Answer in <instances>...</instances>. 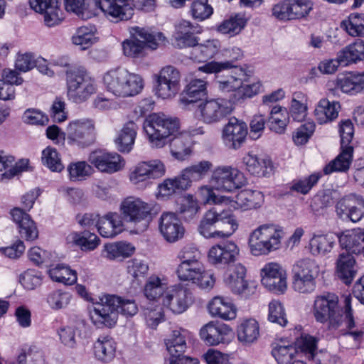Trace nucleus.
Masks as SVG:
<instances>
[{
    "label": "nucleus",
    "instance_id": "774afa93",
    "mask_svg": "<svg viewBox=\"0 0 364 364\" xmlns=\"http://www.w3.org/2000/svg\"><path fill=\"white\" fill-rule=\"evenodd\" d=\"M291 20L299 19L306 16L312 9V3L309 0H289Z\"/></svg>",
    "mask_w": 364,
    "mask_h": 364
},
{
    "label": "nucleus",
    "instance_id": "dca6fc26",
    "mask_svg": "<svg viewBox=\"0 0 364 364\" xmlns=\"http://www.w3.org/2000/svg\"><path fill=\"white\" fill-rule=\"evenodd\" d=\"M191 303V293L181 285L169 287L162 298V304L175 314L186 311Z\"/></svg>",
    "mask_w": 364,
    "mask_h": 364
},
{
    "label": "nucleus",
    "instance_id": "4c0bfd02",
    "mask_svg": "<svg viewBox=\"0 0 364 364\" xmlns=\"http://www.w3.org/2000/svg\"><path fill=\"white\" fill-rule=\"evenodd\" d=\"M339 242L346 252L354 254L364 253V230L358 229L348 231L339 236Z\"/></svg>",
    "mask_w": 364,
    "mask_h": 364
},
{
    "label": "nucleus",
    "instance_id": "680f3d73",
    "mask_svg": "<svg viewBox=\"0 0 364 364\" xmlns=\"http://www.w3.org/2000/svg\"><path fill=\"white\" fill-rule=\"evenodd\" d=\"M199 209L198 201L192 195L188 194L182 198L178 212L183 220L189 221L196 216Z\"/></svg>",
    "mask_w": 364,
    "mask_h": 364
},
{
    "label": "nucleus",
    "instance_id": "423d86ee",
    "mask_svg": "<svg viewBox=\"0 0 364 364\" xmlns=\"http://www.w3.org/2000/svg\"><path fill=\"white\" fill-rule=\"evenodd\" d=\"M283 231L274 225H262L250 235L249 245L255 256L267 255L279 248Z\"/></svg>",
    "mask_w": 364,
    "mask_h": 364
},
{
    "label": "nucleus",
    "instance_id": "c85d7f7f",
    "mask_svg": "<svg viewBox=\"0 0 364 364\" xmlns=\"http://www.w3.org/2000/svg\"><path fill=\"white\" fill-rule=\"evenodd\" d=\"M336 273L346 284L352 283L358 272V266L354 257L348 252L339 254L336 260Z\"/></svg>",
    "mask_w": 364,
    "mask_h": 364
},
{
    "label": "nucleus",
    "instance_id": "f03ea898",
    "mask_svg": "<svg viewBox=\"0 0 364 364\" xmlns=\"http://www.w3.org/2000/svg\"><path fill=\"white\" fill-rule=\"evenodd\" d=\"M92 311L95 316V318H92L95 326L112 328L117 324L119 312L126 317H132L139 309L134 299L105 294L95 301L92 299Z\"/></svg>",
    "mask_w": 364,
    "mask_h": 364
},
{
    "label": "nucleus",
    "instance_id": "6e6552de",
    "mask_svg": "<svg viewBox=\"0 0 364 364\" xmlns=\"http://www.w3.org/2000/svg\"><path fill=\"white\" fill-rule=\"evenodd\" d=\"M319 271V266L315 260L310 258L298 260L291 270L294 290L300 294L312 293L316 287Z\"/></svg>",
    "mask_w": 364,
    "mask_h": 364
},
{
    "label": "nucleus",
    "instance_id": "a18cd8bd",
    "mask_svg": "<svg viewBox=\"0 0 364 364\" xmlns=\"http://www.w3.org/2000/svg\"><path fill=\"white\" fill-rule=\"evenodd\" d=\"M339 59L343 65L364 60V41L356 40L346 46L339 53Z\"/></svg>",
    "mask_w": 364,
    "mask_h": 364
},
{
    "label": "nucleus",
    "instance_id": "e2e57ef3",
    "mask_svg": "<svg viewBox=\"0 0 364 364\" xmlns=\"http://www.w3.org/2000/svg\"><path fill=\"white\" fill-rule=\"evenodd\" d=\"M272 354L278 364H293L298 360L295 358L296 348L292 345H278L272 350Z\"/></svg>",
    "mask_w": 364,
    "mask_h": 364
},
{
    "label": "nucleus",
    "instance_id": "ddd939ff",
    "mask_svg": "<svg viewBox=\"0 0 364 364\" xmlns=\"http://www.w3.org/2000/svg\"><path fill=\"white\" fill-rule=\"evenodd\" d=\"M134 31V35L139 38L127 40L122 43L123 51L127 56L139 57L146 46L154 50L158 47L159 41L165 38L161 33L154 35L144 28L136 27Z\"/></svg>",
    "mask_w": 364,
    "mask_h": 364
},
{
    "label": "nucleus",
    "instance_id": "69168bd1",
    "mask_svg": "<svg viewBox=\"0 0 364 364\" xmlns=\"http://www.w3.org/2000/svg\"><path fill=\"white\" fill-rule=\"evenodd\" d=\"M213 9L208 4V0H194L191 4L192 17L199 21H204L213 14Z\"/></svg>",
    "mask_w": 364,
    "mask_h": 364
},
{
    "label": "nucleus",
    "instance_id": "6ab92c4d",
    "mask_svg": "<svg viewBox=\"0 0 364 364\" xmlns=\"http://www.w3.org/2000/svg\"><path fill=\"white\" fill-rule=\"evenodd\" d=\"M159 229L164 239L168 242H176L183 238L185 228L175 213L164 212L159 218Z\"/></svg>",
    "mask_w": 364,
    "mask_h": 364
},
{
    "label": "nucleus",
    "instance_id": "603ef678",
    "mask_svg": "<svg viewBox=\"0 0 364 364\" xmlns=\"http://www.w3.org/2000/svg\"><path fill=\"white\" fill-rule=\"evenodd\" d=\"M341 28L353 37H364V14H350L341 22Z\"/></svg>",
    "mask_w": 364,
    "mask_h": 364
},
{
    "label": "nucleus",
    "instance_id": "de8ad7c7",
    "mask_svg": "<svg viewBox=\"0 0 364 364\" xmlns=\"http://www.w3.org/2000/svg\"><path fill=\"white\" fill-rule=\"evenodd\" d=\"M247 19L244 15L236 14L223 20L217 26V31L223 34H228L230 36L237 35L245 28Z\"/></svg>",
    "mask_w": 364,
    "mask_h": 364
},
{
    "label": "nucleus",
    "instance_id": "c9c22d12",
    "mask_svg": "<svg viewBox=\"0 0 364 364\" xmlns=\"http://www.w3.org/2000/svg\"><path fill=\"white\" fill-rule=\"evenodd\" d=\"M189 332L183 328L173 330L170 337L166 341V349L170 354V358L180 357L185 352L187 345L186 339Z\"/></svg>",
    "mask_w": 364,
    "mask_h": 364
},
{
    "label": "nucleus",
    "instance_id": "052dcab7",
    "mask_svg": "<svg viewBox=\"0 0 364 364\" xmlns=\"http://www.w3.org/2000/svg\"><path fill=\"white\" fill-rule=\"evenodd\" d=\"M41 161L45 166L53 172H60L64 168L60 154L55 148L50 146L43 150Z\"/></svg>",
    "mask_w": 364,
    "mask_h": 364
},
{
    "label": "nucleus",
    "instance_id": "4468645a",
    "mask_svg": "<svg viewBox=\"0 0 364 364\" xmlns=\"http://www.w3.org/2000/svg\"><path fill=\"white\" fill-rule=\"evenodd\" d=\"M233 109L231 100L224 97H218L205 100L200 103L197 112L200 119L205 124H214L221 121L230 114Z\"/></svg>",
    "mask_w": 364,
    "mask_h": 364
},
{
    "label": "nucleus",
    "instance_id": "13d9d810",
    "mask_svg": "<svg viewBox=\"0 0 364 364\" xmlns=\"http://www.w3.org/2000/svg\"><path fill=\"white\" fill-rule=\"evenodd\" d=\"M50 279L57 282L71 285L77 281L76 272L63 264H57L48 270Z\"/></svg>",
    "mask_w": 364,
    "mask_h": 364
},
{
    "label": "nucleus",
    "instance_id": "f704fd0d",
    "mask_svg": "<svg viewBox=\"0 0 364 364\" xmlns=\"http://www.w3.org/2000/svg\"><path fill=\"white\" fill-rule=\"evenodd\" d=\"M173 137L168 140L172 156L178 160H183L191 153L192 137L187 133H180L173 135Z\"/></svg>",
    "mask_w": 364,
    "mask_h": 364
},
{
    "label": "nucleus",
    "instance_id": "393cba45",
    "mask_svg": "<svg viewBox=\"0 0 364 364\" xmlns=\"http://www.w3.org/2000/svg\"><path fill=\"white\" fill-rule=\"evenodd\" d=\"M207 95V82L201 79H193L180 95L179 103L184 108L200 101Z\"/></svg>",
    "mask_w": 364,
    "mask_h": 364
},
{
    "label": "nucleus",
    "instance_id": "72a5a7b5",
    "mask_svg": "<svg viewBox=\"0 0 364 364\" xmlns=\"http://www.w3.org/2000/svg\"><path fill=\"white\" fill-rule=\"evenodd\" d=\"M341 149L340 154L323 167V171L325 175L333 172H346L349 169L353 161V147L341 146Z\"/></svg>",
    "mask_w": 364,
    "mask_h": 364
},
{
    "label": "nucleus",
    "instance_id": "20e7f679",
    "mask_svg": "<svg viewBox=\"0 0 364 364\" xmlns=\"http://www.w3.org/2000/svg\"><path fill=\"white\" fill-rule=\"evenodd\" d=\"M103 82L107 91L122 97L137 95L144 86L143 80L139 75L119 68L107 72Z\"/></svg>",
    "mask_w": 364,
    "mask_h": 364
},
{
    "label": "nucleus",
    "instance_id": "1a4fd4ad",
    "mask_svg": "<svg viewBox=\"0 0 364 364\" xmlns=\"http://www.w3.org/2000/svg\"><path fill=\"white\" fill-rule=\"evenodd\" d=\"M67 95L75 103L86 101L91 94V83L87 71L82 67L73 68L66 71Z\"/></svg>",
    "mask_w": 364,
    "mask_h": 364
},
{
    "label": "nucleus",
    "instance_id": "5fc2aeb1",
    "mask_svg": "<svg viewBox=\"0 0 364 364\" xmlns=\"http://www.w3.org/2000/svg\"><path fill=\"white\" fill-rule=\"evenodd\" d=\"M187 185L188 182L180 174L173 178H167L159 185V196L168 197L178 191L187 190Z\"/></svg>",
    "mask_w": 364,
    "mask_h": 364
},
{
    "label": "nucleus",
    "instance_id": "473e14b6",
    "mask_svg": "<svg viewBox=\"0 0 364 364\" xmlns=\"http://www.w3.org/2000/svg\"><path fill=\"white\" fill-rule=\"evenodd\" d=\"M341 109L338 102H330L327 99H321L314 110L316 121L319 124H324L336 119Z\"/></svg>",
    "mask_w": 364,
    "mask_h": 364
},
{
    "label": "nucleus",
    "instance_id": "7c9ffc66",
    "mask_svg": "<svg viewBox=\"0 0 364 364\" xmlns=\"http://www.w3.org/2000/svg\"><path fill=\"white\" fill-rule=\"evenodd\" d=\"M99 233L104 237H114L123 230L122 221L117 213H109L97 223Z\"/></svg>",
    "mask_w": 364,
    "mask_h": 364
},
{
    "label": "nucleus",
    "instance_id": "a211bd4d",
    "mask_svg": "<svg viewBox=\"0 0 364 364\" xmlns=\"http://www.w3.org/2000/svg\"><path fill=\"white\" fill-rule=\"evenodd\" d=\"M28 4L33 11L43 16L48 27L56 26L63 20L61 0H28Z\"/></svg>",
    "mask_w": 364,
    "mask_h": 364
},
{
    "label": "nucleus",
    "instance_id": "7ed1b4c3",
    "mask_svg": "<svg viewBox=\"0 0 364 364\" xmlns=\"http://www.w3.org/2000/svg\"><path fill=\"white\" fill-rule=\"evenodd\" d=\"M235 216L228 211L218 213L215 208L206 211L198 225L199 233L205 238H227L237 229Z\"/></svg>",
    "mask_w": 364,
    "mask_h": 364
},
{
    "label": "nucleus",
    "instance_id": "c03bdc74",
    "mask_svg": "<svg viewBox=\"0 0 364 364\" xmlns=\"http://www.w3.org/2000/svg\"><path fill=\"white\" fill-rule=\"evenodd\" d=\"M213 167L211 162L201 161L198 164L191 165L183 169L180 173L182 178L188 182L187 187L189 188L193 181H198L203 179Z\"/></svg>",
    "mask_w": 364,
    "mask_h": 364
},
{
    "label": "nucleus",
    "instance_id": "4be33fe9",
    "mask_svg": "<svg viewBox=\"0 0 364 364\" xmlns=\"http://www.w3.org/2000/svg\"><path fill=\"white\" fill-rule=\"evenodd\" d=\"M92 164L101 172L114 173L124 166L123 158L117 153L92 151Z\"/></svg>",
    "mask_w": 364,
    "mask_h": 364
},
{
    "label": "nucleus",
    "instance_id": "aec40b11",
    "mask_svg": "<svg viewBox=\"0 0 364 364\" xmlns=\"http://www.w3.org/2000/svg\"><path fill=\"white\" fill-rule=\"evenodd\" d=\"M240 249L232 241L228 240L212 246L208 254V262L215 266H223L235 262Z\"/></svg>",
    "mask_w": 364,
    "mask_h": 364
},
{
    "label": "nucleus",
    "instance_id": "2eb2a0df",
    "mask_svg": "<svg viewBox=\"0 0 364 364\" xmlns=\"http://www.w3.org/2000/svg\"><path fill=\"white\" fill-rule=\"evenodd\" d=\"M156 95L162 99L174 97L180 88L181 75L178 69L172 65L164 67L156 75Z\"/></svg>",
    "mask_w": 364,
    "mask_h": 364
},
{
    "label": "nucleus",
    "instance_id": "338daca9",
    "mask_svg": "<svg viewBox=\"0 0 364 364\" xmlns=\"http://www.w3.org/2000/svg\"><path fill=\"white\" fill-rule=\"evenodd\" d=\"M268 319L281 326H285L287 324L286 312L280 301L273 300L269 304Z\"/></svg>",
    "mask_w": 364,
    "mask_h": 364
},
{
    "label": "nucleus",
    "instance_id": "b1692460",
    "mask_svg": "<svg viewBox=\"0 0 364 364\" xmlns=\"http://www.w3.org/2000/svg\"><path fill=\"white\" fill-rule=\"evenodd\" d=\"M335 86L350 95L364 93V72H349L339 75L335 80Z\"/></svg>",
    "mask_w": 364,
    "mask_h": 364
},
{
    "label": "nucleus",
    "instance_id": "ea45409f",
    "mask_svg": "<svg viewBox=\"0 0 364 364\" xmlns=\"http://www.w3.org/2000/svg\"><path fill=\"white\" fill-rule=\"evenodd\" d=\"M336 237L332 233L314 235L309 240V251L314 256L325 255L330 252Z\"/></svg>",
    "mask_w": 364,
    "mask_h": 364
},
{
    "label": "nucleus",
    "instance_id": "f3484780",
    "mask_svg": "<svg viewBox=\"0 0 364 364\" xmlns=\"http://www.w3.org/2000/svg\"><path fill=\"white\" fill-rule=\"evenodd\" d=\"M336 211L342 220L358 222L364 216V199L355 194L346 196L337 202Z\"/></svg>",
    "mask_w": 364,
    "mask_h": 364
},
{
    "label": "nucleus",
    "instance_id": "39448f33",
    "mask_svg": "<svg viewBox=\"0 0 364 364\" xmlns=\"http://www.w3.org/2000/svg\"><path fill=\"white\" fill-rule=\"evenodd\" d=\"M144 129L151 146L161 148L168 143L170 136L178 132L179 122L176 118L154 114L145 119Z\"/></svg>",
    "mask_w": 364,
    "mask_h": 364
},
{
    "label": "nucleus",
    "instance_id": "f8f14e48",
    "mask_svg": "<svg viewBox=\"0 0 364 364\" xmlns=\"http://www.w3.org/2000/svg\"><path fill=\"white\" fill-rule=\"evenodd\" d=\"M122 218L137 225L141 223V230H146L151 219V208L139 198L128 197L120 205Z\"/></svg>",
    "mask_w": 364,
    "mask_h": 364
},
{
    "label": "nucleus",
    "instance_id": "bb28decb",
    "mask_svg": "<svg viewBox=\"0 0 364 364\" xmlns=\"http://www.w3.org/2000/svg\"><path fill=\"white\" fill-rule=\"evenodd\" d=\"M243 163L249 173L258 177L269 176L273 172L272 160L267 156L248 153L243 157Z\"/></svg>",
    "mask_w": 364,
    "mask_h": 364
},
{
    "label": "nucleus",
    "instance_id": "0e129e2a",
    "mask_svg": "<svg viewBox=\"0 0 364 364\" xmlns=\"http://www.w3.org/2000/svg\"><path fill=\"white\" fill-rule=\"evenodd\" d=\"M91 166L86 161L70 163L68 166L69 178L71 181L85 180L90 175Z\"/></svg>",
    "mask_w": 364,
    "mask_h": 364
},
{
    "label": "nucleus",
    "instance_id": "4d7b16f0",
    "mask_svg": "<svg viewBox=\"0 0 364 364\" xmlns=\"http://www.w3.org/2000/svg\"><path fill=\"white\" fill-rule=\"evenodd\" d=\"M203 265L200 262H180L176 268V273L181 281L191 282L197 279V276L202 273Z\"/></svg>",
    "mask_w": 364,
    "mask_h": 364
},
{
    "label": "nucleus",
    "instance_id": "6e6d98bb",
    "mask_svg": "<svg viewBox=\"0 0 364 364\" xmlns=\"http://www.w3.org/2000/svg\"><path fill=\"white\" fill-rule=\"evenodd\" d=\"M94 353L98 360L105 363L110 361L115 353L113 340L109 337L99 338L94 344Z\"/></svg>",
    "mask_w": 364,
    "mask_h": 364
},
{
    "label": "nucleus",
    "instance_id": "49530a36",
    "mask_svg": "<svg viewBox=\"0 0 364 364\" xmlns=\"http://www.w3.org/2000/svg\"><path fill=\"white\" fill-rule=\"evenodd\" d=\"M238 340L244 344L256 341L259 335V327L256 320L250 318L242 321L237 329Z\"/></svg>",
    "mask_w": 364,
    "mask_h": 364
},
{
    "label": "nucleus",
    "instance_id": "8fccbe9b",
    "mask_svg": "<svg viewBox=\"0 0 364 364\" xmlns=\"http://www.w3.org/2000/svg\"><path fill=\"white\" fill-rule=\"evenodd\" d=\"M321 177V173L315 172L308 176L294 179L289 184V190L300 194L306 195L317 184Z\"/></svg>",
    "mask_w": 364,
    "mask_h": 364
},
{
    "label": "nucleus",
    "instance_id": "cd10ccee",
    "mask_svg": "<svg viewBox=\"0 0 364 364\" xmlns=\"http://www.w3.org/2000/svg\"><path fill=\"white\" fill-rule=\"evenodd\" d=\"M230 328L225 324L209 322L200 331V338L209 346H217L227 341Z\"/></svg>",
    "mask_w": 364,
    "mask_h": 364
},
{
    "label": "nucleus",
    "instance_id": "0eeeda50",
    "mask_svg": "<svg viewBox=\"0 0 364 364\" xmlns=\"http://www.w3.org/2000/svg\"><path fill=\"white\" fill-rule=\"evenodd\" d=\"M133 4L149 11L154 9L155 0H101L95 2L97 8L116 21L130 19L134 14Z\"/></svg>",
    "mask_w": 364,
    "mask_h": 364
},
{
    "label": "nucleus",
    "instance_id": "f257e3e1",
    "mask_svg": "<svg viewBox=\"0 0 364 364\" xmlns=\"http://www.w3.org/2000/svg\"><path fill=\"white\" fill-rule=\"evenodd\" d=\"M338 296L330 292H326L315 297L313 306V314L316 321L321 323H328L329 328L336 329L345 323L348 329L355 327V321L351 306L352 296H344L343 306L340 309Z\"/></svg>",
    "mask_w": 364,
    "mask_h": 364
},
{
    "label": "nucleus",
    "instance_id": "412c9836",
    "mask_svg": "<svg viewBox=\"0 0 364 364\" xmlns=\"http://www.w3.org/2000/svg\"><path fill=\"white\" fill-rule=\"evenodd\" d=\"M245 266L237 264L226 275L225 281L233 293L248 297L255 293L256 286L254 284H250L245 279Z\"/></svg>",
    "mask_w": 364,
    "mask_h": 364
},
{
    "label": "nucleus",
    "instance_id": "a19ab883",
    "mask_svg": "<svg viewBox=\"0 0 364 364\" xmlns=\"http://www.w3.org/2000/svg\"><path fill=\"white\" fill-rule=\"evenodd\" d=\"M137 129L136 124L133 121H129L124 124L114 141L119 151L130 152L134 144Z\"/></svg>",
    "mask_w": 364,
    "mask_h": 364
},
{
    "label": "nucleus",
    "instance_id": "3c124183",
    "mask_svg": "<svg viewBox=\"0 0 364 364\" xmlns=\"http://www.w3.org/2000/svg\"><path fill=\"white\" fill-rule=\"evenodd\" d=\"M168 288L164 280L156 275H151L145 284L144 292L148 299L154 301L159 298L162 299Z\"/></svg>",
    "mask_w": 364,
    "mask_h": 364
},
{
    "label": "nucleus",
    "instance_id": "a878e982",
    "mask_svg": "<svg viewBox=\"0 0 364 364\" xmlns=\"http://www.w3.org/2000/svg\"><path fill=\"white\" fill-rule=\"evenodd\" d=\"M197 27L186 20L181 21L176 26L174 44L178 48H186L193 46L199 41V38L195 34Z\"/></svg>",
    "mask_w": 364,
    "mask_h": 364
},
{
    "label": "nucleus",
    "instance_id": "58836bf2",
    "mask_svg": "<svg viewBox=\"0 0 364 364\" xmlns=\"http://www.w3.org/2000/svg\"><path fill=\"white\" fill-rule=\"evenodd\" d=\"M208 310L213 316L224 320H231L236 317V309L232 303L220 296L212 299L208 304Z\"/></svg>",
    "mask_w": 364,
    "mask_h": 364
},
{
    "label": "nucleus",
    "instance_id": "79ce46f5",
    "mask_svg": "<svg viewBox=\"0 0 364 364\" xmlns=\"http://www.w3.org/2000/svg\"><path fill=\"white\" fill-rule=\"evenodd\" d=\"M91 121L87 119H77L69 124L68 131L69 139L77 144L85 146L89 145L85 136L90 134Z\"/></svg>",
    "mask_w": 364,
    "mask_h": 364
},
{
    "label": "nucleus",
    "instance_id": "9b49d317",
    "mask_svg": "<svg viewBox=\"0 0 364 364\" xmlns=\"http://www.w3.org/2000/svg\"><path fill=\"white\" fill-rule=\"evenodd\" d=\"M165 172V166L159 160L141 161L130 170L129 178L132 184L144 188L151 183V180L162 177Z\"/></svg>",
    "mask_w": 364,
    "mask_h": 364
},
{
    "label": "nucleus",
    "instance_id": "37998d69",
    "mask_svg": "<svg viewBox=\"0 0 364 364\" xmlns=\"http://www.w3.org/2000/svg\"><path fill=\"white\" fill-rule=\"evenodd\" d=\"M301 326H296L294 329L295 343L308 359H314L317 350L318 339L309 334H302Z\"/></svg>",
    "mask_w": 364,
    "mask_h": 364
},
{
    "label": "nucleus",
    "instance_id": "5701e85b",
    "mask_svg": "<svg viewBox=\"0 0 364 364\" xmlns=\"http://www.w3.org/2000/svg\"><path fill=\"white\" fill-rule=\"evenodd\" d=\"M247 134V124L235 117L230 119L223 130L224 141L235 149L240 147L245 141Z\"/></svg>",
    "mask_w": 364,
    "mask_h": 364
},
{
    "label": "nucleus",
    "instance_id": "bf43d9fd",
    "mask_svg": "<svg viewBox=\"0 0 364 364\" xmlns=\"http://www.w3.org/2000/svg\"><path fill=\"white\" fill-rule=\"evenodd\" d=\"M18 364H44L43 353L34 346H24L17 358Z\"/></svg>",
    "mask_w": 364,
    "mask_h": 364
},
{
    "label": "nucleus",
    "instance_id": "e433bc0d",
    "mask_svg": "<svg viewBox=\"0 0 364 364\" xmlns=\"http://www.w3.org/2000/svg\"><path fill=\"white\" fill-rule=\"evenodd\" d=\"M264 203V195L259 191L245 189L240 191L236 197L235 208L252 210L259 208Z\"/></svg>",
    "mask_w": 364,
    "mask_h": 364
},
{
    "label": "nucleus",
    "instance_id": "09e8293b",
    "mask_svg": "<svg viewBox=\"0 0 364 364\" xmlns=\"http://www.w3.org/2000/svg\"><path fill=\"white\" fill-rule=\"evenodd\" d=\"M288 122L289 112L286 108L280 106H274L272 108L267 121V125L272 131L279 134L283 133Z\"/></svg>",
    "mask_w": 364,
    "mask_h": 364
},
{
    "label": "nucleus",
    "instance_id": "864d4df0",
    "mask_svg": "<svg viewBox=\"0 0 364 364\" xmlns=\"http://www.w3.org/2000/svg\"><path fill=\"white\" fill-rule=\"evenodd\" d=\"M134 247L125 242H117L104 246L102 255L109 259L119 257H128L134 252Z\"/></svg>",
    "mask_w": 364,
    "mask_h": 364
},
{
    "label": "nucleus",
    "instance_id": "c756f323",
    "mask_svg": "<svg viewBox=\"0 0 364 364\" xmlns=\"http://www.w3.org/2000/svg\"><path fill=\"white\" fill-rule=\"evenodd\" d=\"M225 55L230 59L223 62H209L199 67L198 70L206 73H218L225 70L236 68L235 63L242 58L243 54L240 48L234 47L226 50Z\"/></svg>",
    "mask_w": 364,
    "mask_h": 364
},
{
    "label": "nucleus",
    "instance_id": "2f4dec72",
    "mask_svg": "<svg viewBox=\"0 0 364 364\" xmlns=\"http://www.w3.org/2000/svg\"><path fill=\"white\" fill-rule=\"evenodd\" d=\"M220 48L221 44L218 39H208L202 43L198 42L191 49V58L199 63L206 62L214 58Z\"/></svg>",
    "mask_w": 364,
    "mask_h": 364
},
{
    "label": "nucleus",
    "instance_id": "9d476101",
    "mask_svg": "<svg viewBox=\"0 0 364 364\" xmlns=\"http://www.w3.org/2000/svg\"><path fill=\"white\" fill-rule=\"evenodd\" d=\"M210 182L215 189L223 192H232L247 183L244 173L231 166H220L213 171Z\"/></svg>",
    "mask_w": 364,
    "mask_h": 364
}]
</instances>
